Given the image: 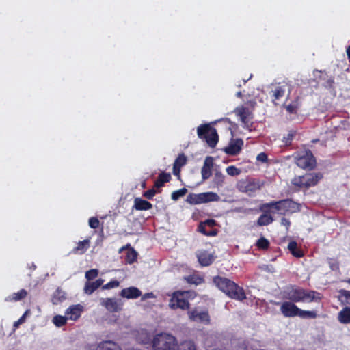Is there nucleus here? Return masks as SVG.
Segmentation results:
<instances>
[{"mask_svg":"<svg viewBox=\"0 0 350 350\" xmlns=\"http://www.w3.org/2000/svg\"><path fill=\"white\" fill-rule=\"evenodd\" d=\"M283 298L294 303H319L322 300V295L313 290L305 289L296 285H290L282 293Z\"/></svg>","mask_w":350,"mask_h":350,"instance_id":"obj_1","label":"nucleus"},{"mask_svg":"<svg viewBox=\"0 0 350 350\" xmlns=\"http://www.w3.org/2000/svg\"><path fill=\"white\" fill-rule=\"evenodd\" d=\"M213 281L215 286L228 297L240 301L246 299L247 297L243 287L230 279L217 275L213 278Z\"/></svg>","mask_w":350,"mask_h":350,"instance_id":"obj_2","label":"nucleus"},{"mask_svg":"<svg viewBox=\"0 0 350 350\" xmlns=\"http://www.w3.org/2000/svg\"><path fill=\"white\" fill-rule=\"evenodd\" d=\"M323 177V175L321 172L306 173L302 176H295L291 180V184L299 189H307L316 186Z\"/></svg>","mask_w":350,"mask_h":350,"instance_id":"obj_3","label":"nucleus"},{"mask_svg":"<svg viewBox=\"0 0 350 350\" xmlns=\"http://www.w3.org/2000/svg\"><path fill=\"white\" fill-rule=\"evenodd\" d=\"M153 350H176L177 340L172 335L167 333L157 334L152 342Z\"/></svg>","mask_w":350,"mask_h":350,"instance_id":"obj_4","label":"nucleus"},{"mask_svg":"<svg viewBox=\"0 0 350 350\" xmlns=\"http://www.w3.org/2000/svg\"><path fill=\"white\" fill-rule=\"evenodd\" d=\"M197 134L200 139L204 140L211 148H214L219 141L217 130L209 124H202L198 126Z\"/></svg>","mask_w":350,"mask_h":350,"instance_id":"obj_5","label":"nucleus"},{"mask_svg":"<svg viewBox=\"0 0 350 350\" xmlns=\"http://www.w3.org/2000/svg\"><path fill=\"white\" fill-rule=\"evenodd\" d=\"M262 186V184L260 183L259 180L250 177L241 179L237 183V188L240 192L250 195L251 193L260 190Z\"/></svg>","mask_w":350,"mask_h":350,"instance_id":"obj_6","label":"nucleus"},{"mask_svg":"<svg viewBox=\"0 0 350 350\" xmlns=\"http://www.w3.org/2000/svg\"><path fill=\"white\" fill-rule=\"evenodd\" d=\"M295 163L298 167L304 170H312L316 166V159L310 150L297 154Z\"/></svg>","mask_w":350,"mask_h":350,"instance_id":"obj_7","label":"nucleus"},{"mask_svg":"<svg viewBox=\"0 0 350 350\" xmlns=\"http://www.w3.org/2000/svg\"><path fill=\"white\" fill-rule=\"evenodd\" d=\"M182 294L179 291L172 293L168 304L170 309L174 310L177 309L187 310L189 309L190 304L188 300L182 296Z\"/></svg>","mask_w":350,"mask_h":350,"instance_id":"obj_8","label":"nucleus"},{"mask_svg":"<svg viewBox=\"0 0 350 350\" xmlns=\"http://www.w3.org/2000/svg\"><path fill=\"white\" fill-rule=\"evenodd\" d=\"M300 204L291 199H284L277 201V212L285 213L287 212L295 213L299 211Z\"/></svg>","mask_w":350,"mask_h":350,"instance_id":"obj_9","label":"nucleus"},{"mask_svg":"<svg viewBox=\"0 0 350 350\" xmlns=\"http://www.w3.org/2000/svg\"><path fill=\"white\" fill-rule=\"evenodd\" d=\"M189 319L191 321L208 325L211 318L208 310L198 311L196 308L187 312Z\"/></svg>","mask_w":350,"mask_h":350,"instance_id":"obj_10","label":"nucleus"},{"mask_svg":"<svg viewBox=\"0 0 350 350\" xmlns=\"http://www.w3.org/2000/svg\"><path fill=\"white\" fill-rule=\"evenodd\" d=\"M101 305L111 312H118L122 310L123 303L121 299L105 298L102 299Z\"/></svg>","mask_w":350,"mask_h":350,"instance_id":"obj_11","label":"nucleus"},{"mask_svg":"<svg viewBox=\"0 0 350 350\" xmlns=\"http://www.w3.org/2000/svg\"><path fill=\"white\" fill-rule=\"evenodd\" d=\"M299 308L295 305V303L284 301L280 306V312L285 317H297Z\"/></svg>","mask_w":350,"mask_h":350,"instance_id":"obj_12","label":"nucleus"},{"mask_svg":"<svg viewBox=\"0 0 350 350\" xmlns=\"http://www.w3.org/2000/svg\"><path fill=\"white\" fill-rule=\"evenodd\" d=\"M243 141L241 139L231 140L228 146L225 147L224 151L228 155L235 156L241 150Z\"/></svg>","mask_w":350,"mask_h":350,"instance_id":"obj_13","label":"nucleus"},{"mask_svg":"<svg viewBox=\"0 0 350 350\" xmlns=\"http://www.w3.org/2000/svg\"><path fill=\"white\" fill-rule=\"evenodd\" d=\"M196 256L199 263L203 267L209 266L215 260L213 254L206 250L199 251L196 254Z\"/></svg>","mask_w":350,"mask_h":350,"instance_id":"obj_14","label":"nucleus"},{"mask_svg":"<svg viewBox=\"0 0 350 350\" xmlns=\"http://www.w3.org/2000/svg\"><path fill=\"white\" fill-rule=\"evenodd\" d=\"M213 165V158L212 157H206L201 170L202 178L203 180L208 179L212 176Z\"/></svg>","mask_w":350,"mask_h":350,"instance_id":"obj_15","label":"nucleus"},{"mask_svg":"<svg viewBox=\"0 0 350 350\" xmlns=\"http://www.w3.org/2000/svg\"><path fill=\"white\" fill-rule=\"evenodd\" d=\"M83 311V306L80 304L72 305L66 310V315L68 319L76 321L77 320Z\"/></svg>","mask_w":350,"mask_h":350,"instance_id":"obj_16","label":"nucleus"},{"mask_svg":"<svg viewBox=\"0 0 350 350\" xmlns=\"http://www.w3.org/2000/svg\"><path fill=\"white\" fill-rule=\"evenodd\" d=\"M141 295V291L134 286L123 288L120 293L121 297L126 299H137L140 297Z\"/></svg>","mask_w":350,"mask_h":350,"instance_id":"obj_17","label":"nucleus"},{"mask_svg":"<svg viewBox=\"0 0 350 350\" xmlns=\"http://www.w3.org/2000/svg\"><path fill=\"white\" fill-rule=\"evenodd\" d=\"M234 113L240 117L241 122L245 124H247L250 119L252 118V115L250 109L243 106L237 107L234 109Z\"/></svg>","mask_w":350,"mask_h":350,"instance_id":"obj_18","label":"nucleus"},{"mask_svg":"<svg viewBox=\"0 0 350 350\" xmlns=\"http://www.w3.org/2000/svg\"><path fill=\"white\" fill-rule=\"evenodd\" d=\"M187 158L184 153L180 154L175 159L173 164V174L175 176H180L181 167L186 165Z\"/></svg>","mask_w":350,"mask_h":350,"instance_id":"obj_19","label":"nucleus"},{"mask_svg":"<svg viewBox=\"0 0 350 350\" xmlns=\"http://www.w3.org/2000/svg\"><path fill=\"white\" fill-rule=\"evenodd\" d=\"M90 240L89 239L80 241L77 243V246L72 250L71 253L74 254H83L90 247Z\"/></svg>","mask_w":350,"mask_h":350,"instance_id":"obj_20","label":"nucleus"},{"mask_svg":"<svg viewBox=\"0 0 350 350\" xmlns=\"http://www.w3.org/2000/svg\"><path fill=\"white\" fill-rule=\"evenodd\" d=\"M152 208V204L147 200L140 198H136L134 200L133 208L137 211H148Z\"/></svg>","mask_w":350,"mask_h":350,"instance_id":"obj_21","label":"nucleus"},{"mask_svg":"<svg viewBox=\"0 0 350 350\" xmlns=\"http://www.w3.org/2000/svg\"><path fill=\"white\" fill-rule=\"evenodd\" d=\"M103 283V280L100 278L94 282H86L84 286V293L88 295L92 294Z\"/></svg>","mask_w":350,"mask_h":350,"instance_id":"obj_22","label":"nucleus"},{"mask_svg":"<svg viewBox=\"0 0 350 350\" xmlns=\"http://www.w3.org/2000/svg\"><path fill=\"white\" fill-rule=\"evenodd\" d=\"M171 175L170 173L161 172L159 174L157 180L154 181V187L159 189L162 187L165 183L170 182Z\"/></svg>","mask_w":350,"mask_h":350,"instance_id":"obj_23","label":"nucleus"},{"mask_svg":"<svg viewBox=\"0 0 350 350\" xmlns=\"http://www.w3.org/2000/svg\"><path fill=\"white\" fill-rule=\"evenodd\" d=\"M27 291L25 289H21L17 293H14L12 295L5 297V301L7 302L18 301L25 299L27 295Z\"/></svg>","mask_w":350,"mask_h":350,"instance_id":"obj_24","label":"nucleus"},{"mask_svg":"<svg viewBox=\"0 0 350 350\" xmlns=\"http://www.w3.org/2000/svg\"><path fill=\"white\" fill-rule=\"evenodd\" d=\"M338 319L343 324L350 323V307L346 306L338 312Z\"/></svg>","mask_w":350,"mask_h":350,"instance_id":"obj_25","label":"nucleus"},{"mask_svg":"<svg viewBox=\"0 0 350 350\" xmlns=\"http://www.w3.org/2000/svg\"><path fill=\"white\" fill-rule=\"evenodd\" d=\"M66 299V293L60 288H57L52 296V303L57 305Z\"/></svg>","mask_w":350,"mask_h":350,"instance_id":"obj_26","label":"nucleus"},{"mask_svg":"<svg viewBox=\"0 0 350 350\" xmlns=\"http://www.w3.org/2000/svg\"><path fill=\"white\" fill-rule=\"evenodd\" d=\"M202 204L211 202H217L220 198L216 193L212 191L201 193Z\"/></svg>","mask_w":350,"mask_h":350,"instance_id":"obj_27","label":"nucleus"},{"mask_svg":"<svg viewBox=\"0 0 350 350\" xmlns=\"http://www.w3.org/2000/svg\"><path fill=\"white\" fill-rule=\"evenodd\" d=\"M184 280L190 284L200 285L204 282L202 276L198 274H191L184 278Z\"/></svg>","mask_w":350,"mask_h":350,"instance_id":"obj_28","label":"nucleus"},{"mask_svg":"<svg viewBox=\"0 0 350 350\" xmlns=\"http://www.w3.org/2000/svg\"><path fill=\"white\" fill-rule=\"evenodd\" d=\"M288 249L291 253L297 258H301L304 256L303 251L299 249L297 246V243L295 241H291L288 245Z\"/></svg>","mask_w":350,"mask_h":350,"instance_id":"obj_29","label":"nucleus"},{"mask_svg":"<svg viewBox=\"0 0 350 350\" xmlns=\"http://www.w3.org/2000/svg\"><path fill=\"white\" fill-rule=\"evenodd\" d=\"M176 350H197V347L193 341L189 340L178 345Z\"/></svg>","mask_w":350,"mask_h":350,"instance_id":"obj_30","label":"nucleus"},{"mask_svg":"<svg viewBox=\"0 0 350 350\" xmlns=\"http://www.w3.org/2000/svg\"><path fill=\"white\" fill-rule=\"evenodd\" d=\"M273 221V217L269 213L262 214L257 220V224L258 226H267L271 224Z\"/></svg>","mask_w":350,"mask_h":350,"instance_id":"obj_31","label":"nucleus"},{"mask_svg":"<svg viewBox=\"0 0 350 350\" xmlns=\"http://www.w3.org/2000/svg\"><path fill=\"white\" fill-rule=\"evenodd\" d=\"M297 317L304 319H315L317 317V313L314 310H304L299 308Z\"/></svg>","mask_w":350,"mask_h":350,"instance_id":"obj_32","label":"nucleus"},{"mask_svg":"<svg viewBox=\"0 0 350 350\" xmlns=\"http://www.w3.org/2000/svg\"><path fill=\"white\" fill-rule=\"evenodd\" d=\"M271 208L277 211V201L264 203L260 206V211L263 212L264 213L269 214Z\"/></svg>","mask_w":350,"mask_h":350,"instance_id":"obj_33","label":"nucleus"},{"mask_svg":"<svg viewBox=\"0 0 350 350\" xmlns=\"http://www.w3.org/2000/svg\"><path fill=\"white\" fill-rule=\"evenodd\" d=\"M187 202L191 204H202L201 193L198 194L189 193L187 197Z\"/></svg>","mask_w":350,"mask_h":350,"instance_id":"obj_34","label":"nucleus"},{"mask_svg":"<svg viewBox=\"0 0 350 350\" xmlns=\"http://www.w3.org/2000/svg\"><path fill=\"white\" fill-rule=\"evenodd\" d=\"M137 258V252L133 249L130 248L125 256V261L128 264H133L136 261Z\"/></svg>","mask_w":350,"mask_h":350,"instance_id":"obj_35","label":"nucleus"},{"mask_svg":"<svg viewBox=\"0 0 350 350\" xmlns=\"http://www.w3.org/2000/svg\"><path fill=\"white\" fill-rule=\"evenodd\" d=\"M117 345L110 340L103 341L100 343L98 350H116Z\"/></svg>","mask_w":350,"mask_h":350,"instance_id":"obj_36","label":"nucleus"},{"mask_svg":"<svg viewBox=\"0 0 350 350\" xmlns=\"http://www.w3.org/2000/svg\"><path fill=\"white\" fill-rule=\"evenodd\" d=\"M285 94V90L282 86H278L275 88V89L273 91V102L275 103V105H277L275 103V100L280 99L284 96Z\"/></svg>","mask_w":350,"mask_h":350,"instance_id":"obj_37","label":"nucleus"},{"mask_svg":"<svg viewBox=\"0 0 350 350\" xmlns=\"http://www.w3.org/2000/svg\"><path fill=\"white\" fill-rule=\"evenodd\" d=\"M198 230L202 234H204L206 236H208V237H213V236L217 235V230L216 229H213V230L207 231L206 230V226L204 225V224H203V222H201L199 224V226H198Z\"/></svg>","mask_w":350,"mask_h":350,"instance_id":"obj_38","label":"nucleus"},{"mask_svg":"<svg viewBox=\"0 0 350 350\" xmlns=\"http://www.w3.org/2000/svg\"><path fill=\"white\" fill-rule=\"evenodd\" d=\"M256 245L260 250H266L269 247L270 243L268 239L262 237L256 241Z\"/></svg>","mask_w":350,"mask_h":350,"instance_id":"obj_39","label":"nucleus"},{"mask_svg":"<svg viewBox=\"0 0 350 350\" xmlns=\"http://www.w3.org/2000/svg\"><path fill=\"white\" fill-rule=\"evenodd\" d=\"M297 134V131L295 130H291L288 132V133L283 137V142L285 146H288L291 145L292 141L295 136Z\"/></svg>","mask_w":350,"mask_h":350,"instance_id":"obj_40","label":"nucleus"},{"mask_svg":"<svg viewBox=\"0 0 350 350\" xmlns=\"http://www.w3.org/2000/svg\"><path fill=\"white\" fill-rule=\"evenodd\" d=\"M187 192V189L185 187L172 193L171 198L174 201L178 200L180 198L184 196Z\"/></svg>","mask_w":350,"mask_h":350,"instance_id":"obj_41","label":"nucleus"},{"mask_svg":"<svg viewBox=\"0 0 350 350\" xmlns=\"http://www.w3.org/2000/svg\"><path fill=\"white\" fill-rule=\"evenodd\" d=\"M68 318L61 315H56L53 317V322L57 327H62L66 323Z\"/></svg>","mask_w":350,"mask_h":350,"instance_id":"obj_42","label":"nucleus"},{"mask_svg":"<svg viewBox=\"0 0 350 350\" xmlns=\"http://www.w3.org/2000/svg\"><path fill=\"white\" fill-rule=\"evenodd\" d=\"M98 273L99 272L98 269H92L86 271L85 276L88 280H92L98 276Z\"/></svg>","mask_w":350,"mask_h":350,"instance_id":"obj_43","label":"nucleus"},{"mask_svg":"<svg viewBox=\"0 0 350 350\" xmlns=\"http://www.w3.org/2000/svg\"><path fill=\"white\" fill-rule=\"evenodd\" d=\"M226 170L227 174L232 176H238L241 173V170L234 165L228 166Z\"/></svg>","mask_w":350,"mask_h":350,"instance_id":"obj_44","label":"nucleus"},{"mask_svg":"<svg viewBox=\"0 0 350 350\" xmlns=\"http://www.w3.org/2000/svg\"><path fill=\"white\" fill-rule=\"evenodd\" d=\"M89 226L91 228L96 229L99 227V219L96 217H92L89 219Z\"/></svg>","mask_w":350,"mask_h":350,"instance_id":"obj_45","label":"nucleus"},{"mask_svg":"<svg viewBox=\"0 0 350 350\" xmlns=\"http://www.w3.org/2000/svg\"><path fill=\"white\" fill-rule=\"evenodd\" d=\"M179 292L183 293L182 296L187 300L193 299L196 295V292L193 291H179Z\"/></svg>","mask_w":350,"mask_h":350,"instance_id":"obj_46","label":"nucleus"},{"mask_svg":"<svg viewBox=\"0 0 350 350\" xmlns=\"http://www.w3.org/2000/svg\"><path fill=\"white\" fill-rule=\"evenodd\" d=\"M340 294L344 298V301L347 304H350V291L342 289L340 291Z\"/></svg>","mask_w":350,"mask_h":350,"instance_id":"obj_47","label":"nucleus"},{"mask_svg":"<svg viewBox=\"0 0 350 350\" xmlns=\"http://www.w3.org/2000/svg\"><path fill=\"white\" fill-rule=\"evenodd\" d=\"M119 285H120V282L118 281L111 280V281L109 282L108 283H107L106 284L103 285L102 288L104 290L111 289L113 288L118 287V286H119Z\"/></svg>","mask_w":350,"mask_h":350,"instance_id":"obj_48","label":"nucleus"},{"mask_svg":"<svg viewBox=\"0 0 350 350\" xmlns=\"http://www.w3.org/2000/svg\"><path fill=\"white\" fill-rule=\"evenodd\" d=\"M297 104L291 103L286 106V109L289 113L295 114L297 111Z\"/></svg>","mask_w":350,"mask_h":350,"instance_id":"obj_49","label":"nucleus"},{"mask_svg":"<svg viewBox=\"0 0 350 350\" xmlns=\"http://www.w3.org/2000/svg\"><path fill=\"white\" fill-rule=\"evenodd\" d=\"M157 191L154 189H150L147 191H146L143 193V196L148 200H152L153 197L155 196Z\"/></svg>","mask_w":350,"mask_h":350,"instance_id":"obj_50","label":"nucleus"},{"mask_svg":"<svg viewBox=\"0 0 350 350\" xmlns=\"http://www.w3.org/2000/svg\"><path fill=\"white\" fill-rule=\"evenodd\" d=\"M256 159L262 163H266L268 161L267 154L265 152H260L257 155Z\"/></svg>","mask_w":350,"mask_h":350,"instance_id":"obj_51","label":"nucleus"},{"mask_svg":"<svg viewBox=\"0 0 350 350\" xmlns=\"http://www.w3.org/2000/svg\"><path fill=\"white\" fill-rule=\"evenodd\" d=\"M26 314H27V312H25V313H24V314H23L20 317V319H19L17 321L14 322V327H18V326L20 324H22V323H23L25 322V315H26Z\"/></svg>","mask_w":350,"mask_h":350,"instance_id":"obj_52","label":"nucleus"},{"mask_svg":"<svg viewBox=\"0 0 350 350\" xmlns=\"http://www.w3.org/2000/svg\"><path fill=\"white\" fill-rule=\"evenodd\" d=\"M205 226H208L209 227H213L216 226L217 222L215 219H208L205 221L203 222Z\"/></svg>","mask_w":350,"mask_h":350,"instance_id":"obj_53","label":"nucleus"},{"mask_svg":"<svg viewBox=\"0 0 350 350\" xmlns=\"http://www.w3.org/2000/svg\"><path fill=\"white\" fill-rule=\"evenodd\" d=\"M215 178L220 183H223L224 180V176L221 172H216Z\"/></svg>","mask_w":350,"mask_h":350,"instance_id":"obj_54","label":"nucleus"},{"mask_svg":"<svg viewBox=\"0 0 350 350\" xmlns=\"http://www.w3.org/2000/svg\"><path fill=\"white\" fill-rule=\"evenodd\" d=\"M281 223L282 225H284L287 227H288L291 224V222L289 221V219L285 218V217H283L282 219H281Z\"/></svg>","mask_w":350,"mask_h":350,"instance_id":"obj_55","label":"nucleus"},{"mask_svg":"<svg viewBox=\"0 0 350 350\" xmlns=\"http://www.w3.org/2000/svg\"><path fill=\"white\" fill-rule=\"evenodd\" d=\"M346 52H347V55L348 59L350 62V45L349 46H347Z\"/></svg>","mask_w":350,"mask_h":350,"instance_id":"obj_56","label":"nucleus"},{"mask_svg":"<svg viewBox=\"0 0 350 350\" xmlns=\"http://www.w3.org/2000/svg\"><path fill=\"white\" fill-rule=\"evenodd\" d=\"M154 297L153 293H149L145 294L144 298H146V297Z\"/></svg>","mask_w":350,"mask_h":350,"instance_id":"obj_57","label":"nucleus"},{"mask_svg":"<svg viewBox=\"0 0 350 350\" xmlns=\"http://www.w3.org/2000/svg\"><path fill=\"white\" fill-rule=\"evenodd\" d=\"M237 96L239 98H241L242 96V94L241 92H239L237 93Z\"/></svg>","mask_w":350,"mask_h":350,"instance_id":"obj_58","label":"nucleus"},{"mask_svg":"<svg viewBox=\"0 0 350 350\" xmlns=\"http://www.w3.org/2000/svg\"><path fill=\"white\" fill-rule=\"evenodd\" d=\"M213 350H224V349H219V348H215V349H213Z\"/></svg>","mask_w":350,"mask_h":350,"instance_id":"obj_59","label":"nucleus"},{"mask_svg":"<svg viewBox=\"0 0 350 350\" xmlns=\"http://www.w3.org/2000/svg\"><path fill=\"white\" fill-rule=\"evenodd\" d=\"M349 284H350V279L347 281Z\"/></svg>","mask_w":350,"mask_h":350,"instance_id":"obj_60","label":"nucleus"}]
</instances>
